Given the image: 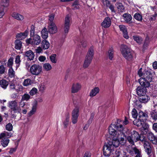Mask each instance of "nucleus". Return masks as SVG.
Masks as SVG:
<instances>
[{
  "mask_svg": "<svg viewBox=\"0 0 157 157\" xmlns=\"http://www.w3.org/2000/svg\"><path fill=\"white\" fill-rule=\"evenodd\" d=\"M25 105V103L20 101L19 103L17 100L10 101L8 103V106L11 110L10 117L11 118H15L17 115L16 113H21V108H23Z\"/></svg>",
  "mask_w": 157,
  "mask_h": 157,
  "instance_id": "nucleus-1",
  "label": "nucleus"
},
{
  "mask_svg": "<svg viewBox=\"0 0 157 157\" xmlns=\"http://www.w3.org/2000/svg\"><path fill=\"white\" fill-rule=\"evenodd\" d=\"M142 68H140L138 71V75L141 77L139 80L141 85L146 87L150 86V82L152 81L153 76L150 70L145 71L143 73Z\"/></svg>",
  "mask_w": 157,
  "mask_h": 157,
  "instance_id": "nucleus-2",
  "label": "nucleus"
},
{
  "mask_svg": "<svg viewBox=\"0 0 157 157\" xmlns=\"http://www.w3.org/2000/svg\"><path fill=\"white\" fill-rule=\"evenodd\" d=\"M116 129V126L114 124H111L108 128L109 134L113 136L112 139H116L117 140L120 142V144L124 145L126 142L125 135L121 132L117 133Z\"/></svg>",
  "mask_w": 157,
  "mask_h": 157,
  "instance_id": "nucleus-3",
  "label": "nucleus"
},
{
  "mask_svg": "<svg viewBox=\"0 0 157 157\" xmlns=\"http://www.w3.org/2000/svg\"><path fill=\"white\" fill-rule=\"evenodd\" d=\"M120 144V142L117 140L116 139H112L104 145L103 148L104 155L105 156L110 155L114 151V147H117Z\"/></svg>",
  "mask_w": 157,
  "mask_h": 157,
  "instance_id": "nucleus-4",
  "label": "nucleus"
},
{
  "mask_svg": "<svg viewBox=\"0 0 157 157\" xmlns=\"http://www.w3.org/2000/svg\"><path fill=\"white\" fill-rule=\"evenodd\" d=\"M13 133L10 132L4 131L0 134V140L1 143L4 147H7L9 143V139L13 136Z\"/></svg>",
  "mask_w": 157,
  "mask_h": 157,
  "instance_id": "nucleus-5",
  "label": "nucleus"
},
{
  "mask_svg": "<svg viewBox=\"0 0 157 157\" xmlns=\"http://www.w3.org/2000/svg\"><path fill=\"white\" fill-rule=\"evenodd\" d=\"M121 51L123 56L128 61L133 60L132 53L131 49L126 45L123 44L121 46Z\"/></svg>",
  "mask_w": 157,
  "mask_h": 157,
  "instance_id": "nucleus-6",
  "label": "nucleus"
},
{
  "mask_svg": "<svg viewBox=\"0 0 157 157\" xmlns=\"http://www.w3.org/2000/svg\"><path fill=\"white\" fill-rule=\"evenodd\" d=\"M128 141L132 144L134 145V142H136L139 140L141 141H144V138L141 139L140 136L138 132L136 131L131 132L130 135L127 137Z\"/></svg>",
  "mask_w": 157,
  "mask_h": 157,
  "instance_id": "nucleus-7",
  "label": "nucleus"
},
{
  "mask_svg": "<svg viewBox=\"0 0 157 157\" xmlns=\"http://www.w3.org/2000/svg\"><path fill=\"white\" fill-rule=\"evenodd\" d=\"M42 71L41 66L37 64L32 65L30 69V73L33 75H38Z\"/></svg>",
  "mask_w": 157,
  "mask_h": 157,
  "instance_id": "nucleus-8",
  "label": "nucleus"
},
{
  "mask_svg": "<svg viewBox=\"0 0 157 157\" xmlns=\"http://www.w3.org/2000/svg\"><path fill=\"white\" fill-rule=\"evenodd\" d=\"M41 41L40 36L37 35H35L32 38L27 39L26 41L28 44H30L32 45H38L40 44Z\"/></svg>",
  "mask_w": 157,
  "mask_h": 157,
  "instance_id": "nucleus-9",
  "label": "nucleus"
},
{
  "mask_svg": "<svg viewBox=\"0 0 157 157\" xmlns=\"http://www.w3.org/2000/svg\"><path fill=\"white\" fill-rule=\"evenodd\" d=\"M37 106L38 102L36 100H35L32 103L31 110L28 114L29 117L32 116L36 113Z\"/></svg>",
  "mask_w": 157,
  "mask_h": 157,
  "instance_id": "nucleus-10",
  "label": "nucleus"
},
{
  "mask_svg": "<svg viewBox=\"0 0 157 157\" xmlns=\"http://www.w3.org/2000/svg\"><path fill=\"white\" fill-rule=\"evenodd\" d=\"M82 86L79 83H75L72 84L71 88V92L72 93H76L78 92L81 89Z\"/></svg>",
  "mask_w": 157,
  "mask_h": 157,
  "instance_id": "nucleus-11",
  "label": "nucleus"
},
{
  "mask_svg": "<svg viewBox=\"0 0 157 157\" xmlns=\"http://www.w3.org/2000/svg\"><path fill=\"white\" fill-rule=\"evenodd\" d=\"M48 31L49 33L54 34L57 32V28L54 22H50L48 26Z\"/></svg>",
  "mask_w": 157,
  "mask_h": 157,
  "instance_id": "nucleus-12",
  "label": "nucleus"
},
{
  "mask_svg": "<svg viewBox=\"0 0 157 157\" xmlns=\"http://www.w3.org/2000/svg\"><path fill=\"white\" fill-rule=\"evenodd\" d=\"M144 146L145 152L149 156H151L152 152V148L151 147L150 144L147 141H144Z\"/></svg>",
  "mask_w": 157,
  "mask_h": 157,
  "instance_id": "nucleus-13",
  "label": "nucleus"
},
{
  "mask_svg": "<svg viewBox=\"0 0 157 157\" xmlns=\"http://www.w3.org/2000/svg\"><path fill=\"white\" fill-rule=\"evenodd\" d=\"M70 28V19L68 15H67L65 18V22L63 27L64 32L65 34H67Z\"/></svg>",
  "mask_w": 157,
  "mask_h": 157,
  "instance_id": "nucleus-14",
  "label": "nucleus"
},
{
  "mask_svg": "<svg viewBox=\"0 0 157 157\" xmlns=\"http://www.w3.org/2000/svg\"><path fill=\"white\" fill-rule=\"evenodd\" d=\"M133 124L138 127L141 126L144 129H146L148 127V125L144 122V121L140 120L139 119L134 121Z\"/></svg>",
  "mask_w": 157,
  "mask_h": 157,
  "instance_id": "nucleus-15",
  "label": "nucleus"
},
{
  "mask_svg": "<svg viewBox=\"0 0 157 157\" xmlns=\"http://www.w3.org/2000/svg\"><path fill=\"white\" fill-rule=\"evenodd\" d=\"M111 24V21L109 17H106L101 23V26L105 28H109Z\"/></svg>",
  "mask_w": 157,
  "mask_h": 157,
  "instance_id": "nucleus-16",
  "label": "nucleus"
},
{
  "mask_svg": "<svg viewBox=\"0 0 157 157\" xmlns=\"http://www.w3.org/2000/svg\"><path fill=\"white\" fill-rule=\"evenodd\" d=\"M94 56V50L93 48L90 47L89 49L85 59L92 61Z\"/></svg>",
  "mask_w": 157,
  "mask_h": 157,
  "instance_id": "nucleus-17",
  "label": "nucleus"
},
{
  "mask_svg": "<svg viewBox=\"0 0 157 157\" xmlns=\"http://www.w3.org/2000/svg\"><path fill=\"white\" fill-rule=\"evenodd\" d=\"M143 87L138 86L136 89L137 94L140 97L145 94L146 93L147 87L144 86Z\"/></svg>",
  "mask_w": 157,
  "mask_h": 157,
  "instance_id": "nucleus-18",
  "label": "nucleus"
},
{
  "mask_svg": "<svg viewBox=\"0 0 157 157\" xmlns=\"http://www.w3.org/2000/svg\"><path fill=\"white\" fill-rule=\"evenodd\" d=\"M148 138L153 144H157V137L154 135L152 133L150 132L148 133Z\"/></svg>",
  "mask_w": 157,
  "mask_h": 157,
  "instance_id": "nucleus-19",
  "label": "nucleus"
},
{
  "mask_svg": "<svg viewBox=\"0 0 157 157\" xmlns=\"http://www.w3.org/2000/svg\"><path fill=\"white\" fill-rule=\"evenodd\" d=\"M119 27L120 30L122 32L124 37L126 39H128L129 36L126 27L124 25H119Z\"/></svg>",
  "mask_w": 157,
  "mask_h": 157,
  "instance_id": "nucleus-20",
  "label": "nucleus"
},
{
  "mask_svg": "<svg viewBox=\"0 0 157 157\" xmlns=\"http://www.w3.org/2000/svg\"><path fill=\"white\" fill-rule=\"evenodd\" d=\"M10 0H1L0 8L4 11L5 8H7L9 5Z\"/></svg>",
  "mask_w": 157,
  "mask_h": 157,
  "instance_id": "nucleus-21",
  "label": "nucleus"
},
{
  "mask_svg": "<svg viewBox=\"0 0 157 157\" xmlns=\"http://www.w3.org/2000/svg\"><path fill=\"white\" fill-rule=\"evenodd\" d=\"M150 99V97L145 94L140 96L139 98L140 101L143 103L147 102Z\"/></svg>",
  "mask_w": 157,
  "mask_h": 157,
  "instance_id": "nucleus-22",
  "label": "nucleus"
},
{
  "mask_svg": "<svg viewBox=\"0 0 157 157\" xmlns=\"http://www.w3.org/2000/svg\"><path fill=\"white\" fill-rule=\"evenodd\" d=\"M28 31L26 30L24 32L18 33L16 36L17 38L20 40H22L28 36Z\"/></svg>",
  "mask_w": 157,
  "mask_h": 157,
  "instance_id": "nucleus-23",
  "label": "nucleus"
},
{
  "mask_svg": "<svg viewBox=\"0 0 157 157\" xmlns=\"http://www.w3.org/2000/svg\"><path fill=\"white\" fill-rule=\"evenodd\" d=\"M25 54L26 56L30 60H33L35 56L34 54L31 50H29L27 51Z\"/></svg>",
  "mask_w": 157,
  "mask_h": 157,
  "instance_id": "nucleus-24",
  "label": "nucleus"
},
{
  "mask_svg": "<svg viewBox=\"0 0 157 157\" xmlns=\"http://www.w3.org/2000/svg\"><path fill=\"white\" fill-rule=\"evenodd\" d=\"M99 91V89L98 87H95L93 89H92L90 91L89 95L92 98L93 97L98 94Z\"/></svg>",
  "mask_w": 157,
  "mask_h": 157,
  "instance_id": "nucleus-25",
  "label": "nucleus"
},
{
  "mask_svg": "<svg viewBox=\"0 0 157 157\" xmlns=\"http://www.w3.org/2000/svg\"><path fill=\"white\" fill-rule=\"evenodd\" d=\"M12 16L15 19L19 21H22L24 19V16L17 13H14L12 14Z\"/></svg>",
  "mask_w": 157,
  "mask_h": 157,
  "instance_id": "nucleus-26",
  "label": "nucleus"
},
{
  "mask_svg": "<svg viewBox=\"0 0 157 157\" xmlns=\"http://www.w3.org/2000/svg\"><path fill=\"white\" fill-rule=\"evenodd\" d=\"M139 119L140 120H146L148 117L147 113H144L142 111H140L139 113Z\"/></svg>",
  "mask_w": 157,
  "mask_h": 157,
  "instance_id": "nucleus-27",
  "label": "nucleus"
},
{
  "mask_svg": "<svg viewBox=\"0 0 157 157\" xmlns=\"http://www.w3.org/2000/svg\"><path fill=\"white\" fill-rule=\"evenodd\" d=\"M122 17L124 21L126 22H130L132 19L131 15L128 13H125L122 15Z\"/></svg>",
  "mask_w": 157,
  "mask_h": 157,
  "instance_id": "nucleus-28",
  "label": "nucleus"
},
{
  "mask_svg": "<svg viewBox=\"0 0 157 157\" xmlns=\"http://www.w3.org/2000/svg\"><path fill=\"white\" fill-rule=\"evenodd\" d=\"M41 47L44 50L48 49L50 46V43L46 40H44L41 42Z\"/></svg>",
  "mask_w": 157,
  "mask_h": 157,
  "instance_id": "nucleus-29",
  "label": "nucleus"
},
{
  "mask_svg": "<svg viewBox=\"0 0 157 157\" xmlns=\"http://www.w3.org/2000/svg\"><path fill=\"white\" fill-rule=\"evenodd\" d=\"M107 55L109 60H112L114 56V51L112 48L109 49Z\"/></svg>",
  "mask_w": 157,
  "mask_h": 157,
  "instance_id": "nucleus-30",
  "label": "nucleus"
},
{
  "mask_svg": "<svg viewBox=\"0 0 157 157\" xmlns=\"http://www.w3.org/2000/svg\"><path fill=\"white\" fill-rule=\"evenodd\" d=\"M43 68L44 71H48L51 70L52 67L50 63H46L43 64Z\"/></svg>",
  "mask_w": 157,
  "mask_h": 157,
  "instance_id": "nucleus-31",
  "label": "nucleus"
},
{
  "mask_svg": "<svg viewBox=\"0 0 157 157\" xmlns=\"http://www.w3.org/2000/svg\"><path fill=\"white\" fill-rule=\"evenodd\" d=\"M151 118L154 121L157 120V111L154 110L150 113Z\"/></svg>",
  "mask_w": 157,
  "mask_h": 157,
  "instance_id": "nucleus-32",
  "label": "nucleus"
},
{
  "mask_svg": "<svg viewBox=\"0 0 157 157\" xmlns=\"http://www.w3.org/2000/svg\"><path fill=\"white\" fill-rule=\"evenodd\" d=\"M41 36L44 39H46L48 36V33L47 29L44 28L41 31Z\"/></svg>",
  "mask_w": 157,
  "mask_h": 157,
  "instance_id": "nucleus-33",
  "label": "nucleus"
},
{
  "mask_svg": "<svg viewBox=\"0 0 157 157\" xmlns=\"http://www.w3.org/2000/svg\"><path fill=\"white\" fill-rule=\"evenodd\" d=\"M8 85V82L5 79L0 81V86L2 88L6 89Z\"/></svg>",
  "mask_w": 157,
  "mask_h": 157,
  "instance_id": "nucleus-34",
  "label": "nucleus"
},
{
  "mask_svg": "<svg viewBox=\"0 0 157 157\" xmlns=\"http://www.w3.org/2000/svg\"><path fill=\"white\" fill-rule=\"evenodd\" d=\"M116 127L117 133H120V132H121L123 134H124V128L122 125L120 124L119 125L116 126Z\"/></svg>",
  "mask_w": 157,
  "mask_h": 157,
  "instance_id": "nucleus-35",
  "label": "nucleus"
},
{
  "mask_svg": "<svg viewBox=\"0 0 157 157\" xmlns=\"http://www.w3.org/2000/svg\"><path fill=\"white\" fill-rule=\"evenodd\" d=\"M15 62L16 65V68H17L19 67L21 62L20 56L18 55L16 56Z\"/></svg>",
  "mask_w": 157,
  "mask_h": 157,
  "instance_id": "nucleus-36",
  "label": "nucleus"
},
{
  "mask_svg": "<svg viewBox=\"0 0 157 157\" xmlns=\"http://www.w3.org/2000/svg\"><path fill=\"white\" fill-rule=\"evenodd\" d=\"M133 150L136 155L135 157H142L141 151L139 150L136 147L133 148Z\"/></svg>",
  "mask_w": 157,
  "mask_h": 157,
  "instance_id": "nucleus-37",
  "label": "nucleus"
},
{
  "mask_svg": "<svg viewBox=\"0 0 157 157\" xmlns=\"http://www.w3.org/2000/svg\"><path fill=\"white\" fill-rule=\"evenodd\" d=\"M15 48L16 49H20L22 46V42L19 40H16L15 41Z\"/></svg>",
  "mask_w": 157,
  "mask_h": 157,
  "instance_id": "nucleus-38",
  "label": "nucleus"
},
{
  "mask_svg": "<svg viewBox=\"0 0 157 157\" xmlns=\"http://www.w3.org/2000/svg\"><path fill=\"white\" fill-rule=\"evenodd\" d=\"M79 109L78 108L76 107L72 111V116L78 117L79 115Z\"/></svg>",
  "mask_w": 157,
  "mask_h": 157,
  "instance_id": "nucleus-39",
  "label": "nucleus"
},
{
  "mask_svg": "<svg viewBox=\"0 0 157 157\" xmlns=\"http://www.w3.org/2000/svg\"><path fill=\"white\" fill-rule=\"evenodd\" d=\"M92 62V61L85 59L83 64V67L86 68H87L90 65Z\"/></svg>",
  "mask_w": 157,
  "mask_h": 157,
  "instance_id": "nucleus-40",
  "label": "nucleus"
},
{
  "mask_svg": "<svg viewBox=\"0 0 157 157\" xmlns=\"http://www.w3.org/2000/svg\"><path fill=\"white\" fill-rule=\"evenodd\" d=\"M132 38L138 44H140L142 41V39L141 37L137 36H133Z\"/></svg>",
  "mask_w": 157,
  "mask_h": 157,
  "instance_id": "nucleus-41",
  "label": "nucleus"
},
{
  "mask_svg": "<svg viewBox=\"0 0 157 157\" xmlns=\"http://www.w3.org/2000/svg\"><path fill=\"white\" fill-rule=\"evenodd\" d=\"M8 74L10 78H13L15 75V72L12 68H9L8 71Z\"/></svg>",
  "mask_w": 157,
  "mask_h": 157,
  "instance_id": "nucleus-42",
  "label": "nucleus"
},
{
  "mask_svg": "<svg viewBox=\"0 0 157 157\" xmlns=\"http://www.w3.org/2000/svg\"><path fill=\"white\" fill-rule=\"evenodd\" d=\"M134 18L137 20L141 21L142 20V17L139 13H136L134 15Z\"/></svg>",
  "mask_w": 157,
  "mask_h": 157,
  "instance_id": "nucleus-43",
  "label": "nucleus"
},
{
  "mask_svg": "<svg viewBox=\"0 0 157 157\" xmlns=\"http://www.w3.org/2000/svg\"><path fill=\"white\" fill-rule=\"evenodd\" d=\"M33 83V81H32L31 79H27L24 80L23 84L24 86H27L31 85Z\"/></svg>",
  "mask_w": 157,
  "mask_h": 157,
  "instance_id": "nucleus-44",
  "label": "nucleus"
},
{
  "mask_svg": "<svg viewBox=\"0 0 157 157\" xmlns=\"http://www.w3.org/2000/svg\"><path fill=\"white\" fill-rule=\"evenodd\" d=\"M69 114L67 115V116L66 117L65 120L63 123L64 128H66V127H67L69 121Z\"/></svg>",
  "mask_w": 157,
  "mask_h": 157,
  "instance_id": "nucleus-45",
  "label": "nucleus"
},
{
  "mask_svg": "<svg viewBox=\"0 0 157 157\" xmlns=\"http://www.w3.org/2000/svg\"><path fill=\"white\" fill-rule=\"evenodd\" d=\"M30 97L29 94H25L22 96V97L20 101H23L24 100L27 101L29 100L30 98Z\"/></svg>",
  "mask_w": 157,
  "mask_h": 157,
  "instance_id": "nucleus-46",
  "label": "nucleus"
},
{
  "mask_svg": "<svg viewBox=\"0 0 157 157\" xmlns=\"http://www.w3.org/2000/svg\"><path fill=\"white\" fill-rule=\"evenodd\" d=\"M6 128L8 131H11L13 130V126L11 124L9 123L6 125Z\"/></svg>",
  "mask_w": 157,
  "mask_h": 157,
  "instance_id": "nucleus-47",
  "label": "nucleus"
},
{
  "mask_svg": "<svg viewBox=\"0 0 157 157\" xmlns=\"http://www.w3.org/2000/svg\"><path fill=\"white\" fill-rule=\"evenodd\" d=\"M13 64V59L12 58H10L8 61L7 66L10 68H12V65Z\"/></svg>",
  "mask_w": 157,
  "mask_h": 157,
  "instance_id": "nucleus-48",
  "label": "nucleus"
},
{
  "mask_svg": "<svg viewBox=\"0 0 157 157\" xmlns=\"http://www.w3.org/2000/svg\"><path fill=\"white\" fill-rule=\"evenodd\" d=\"M56 55L53 54L51 55L50 57V58L51 61L54 63H56L57 60L56 58Z\"/></svg>",
  "mask_w": 157,
  "mask_h": 157,
  "instance_id": "nucleus-49",
  "label": "nucleus"
},
{
  "mask_svg": "<svg viewBox=\"0 0 157 157\" xmlns=\"http://www.w3.org/2000/svg\"><path fill=\"white\" fill-rule=\"evenodd\" d=\"M72 6L74 9H77L79 8L78 2L77 1H75L73 3Z\"/></svg>",
  "mask_w": 157,
  "mask_h": 157,
  "instance_id": "nucleus-50",
  "label": "nucleus"
},
{
  "mask_svg": "<svg viewBox=\"0 0 157 157\" xmlns=\"http://www.w3.org/2000/svg\"><path fill=\"white\" fill-rule=\"evenodd\" d=\"M101 2L104 6L106 7L109 6L110 4L108 0H101Z\"/></svg>",
  "mask_w": 157,
  "mask_h": 157,
  "instance_id": "nucleus-51",
  "label": "nucleus"
},
{
  "mask_svg": "<svg viewBox=\"0 0 157 157\" xmlns=\"http://www.w3.org/2000/svg\"><path fill=\"white\" fill-rule=\"evenodd\" d=\"M37 92V89L34 87L29 92V94L33 96L36 94Z\"/></svg>",
  "mask_w": 157,
  "mask_h": 157,
  "instance_id": "nucleus-52",
  "label": "nucleus"
},
{
  "mask_svg": "<svg viewBox=\"0 0 157 157\" xmlns=\"http://www.w3.org/2000/svg\"><path fill=\"white\" fill-rule=\"evenodd\" d=\"M23 90V87L21 85H17L15 90L18 93L20 92H21Z\"/></svg>",
  "mask_w": 157,
  "mask_h": 157,
  "instance_id": "nucleus-53",
  "label": "nucleus"
},
{
  "mask_svg": "<svg viewBox=\"0 0 157 157\" xmlns=\"http://www.w3.org/2000/svg\"><path fill=\"white\" fill-rule=\"evenodd\" d=\"M132 114L133 117L134 118H136L137 116V113L136 110L135 109H133L132 112Z\"/></svg>",
  "mask_w": 157,
  "mask_h": 157,
  "instance_id": "nucleus-54",
  "label": "nucleus"
},
{
  "mask_svg": "<svg viewBox=\"0 0 157 157\" xmlns=\"http://www.w3.org/2000/svg\"><path fill=\"white\" fill-rule=\"evenodd\" d=\"M81 44L83 48H86L87 46V41L85 39H82L81 41Z\"/></svg>",
  "mask_w": 157,
  "mask_h": 157,
  "instance_id": "nucleus-55",
  "label": "nucleus"
},
{
  "mask_svg": "<svg viewBox=\"0 0 157 157\" xmlns=\"http://www.w3.org/2000/svg\"><path fill=\"white\" fill-rule=\"evenodd\" d=\"M35 30L34 26L32 25L31 26V29L30 30V36L31 38H32V36H34Z\"/></svg>",
  "mask_w": 157,
  "mask_h": 157,
  "instance_id": "nucleus-56",
  "label": "nucleus"
},
{
  "mask_svg": "<svg viewBox=\"0 0 157 157\" xmlns=\"http://www.w3.org/2000/svg\"><path fill=\"white\" fill-rule=\"evenodd\" d=\"M46 87L44 84H41L39 90L41 92H43L45 89Z\"/></svg>",
  "mask_w": 157,
  "mask_h": 157,
  "instance_id": "nucleus-57",
  "label": "nucleus"
},
{
  "mask_svg": "<svg viewBox=\"0 0 157 157\" xmlns=\"http://www.w3.org/2000/svg\"><path fill=\"white\" fill-rule=\"evenodd\" d=\"M107 7H108L109 8L112 13H115L116 12L114 10V7L113 5L110 4L109 6H108Z\"/></svg>",
  "mask_w": 157,
  "mask_h": 157,
  "instance_id": "nucleus-58",
  "label": "nucleus"
},
{
  "mask_svg": "<svg viewBox=\"0 0 157 157\" xmlns=\"http://www.w3.org/2000/svg\"><path fill=\"white\" fill-rule=\"evenodd\" d=\"M78 117L72 116V122L73 124H76L78 121Z\"/></svg>",
  "mask_w": 157,
  "mask_h": 157,
  "instance_id": "nucleus-59",
  "label": "nucleus"
},
{
  "mask_svg": "<svg viewBox=\"0 0 157 157\" xmlns=\"http://www.w3.org/2000/svg\"><path fill=\"white\" fill-rule=\"evenodd\" d=\"M5 71V68L3 65L0 66V74H4Z\"/></svg>",
  "mask_w": 157,
  "mask_h": 157,
  "instance_id": "nucleus-60",
  "label": "nucleus"
},
{
  "mask_svg": "<svg viewBox=\"0 0 157 157\" xmlns=\"http://www.w3.org/2000/svg\"><path fill=\"white\" fill-rule=\"evenodd\" d=\"M118 9H120L121 12H123L124 10L123 6L121 3H119L118 4V6L117 7Z\"/></svg>",
  "mask_w": 157,
  "mask_h": 157,
  "instance_id": "nucleus-61",
  "label": "nucleus"
},
{
  "mask_svg": "<svg viewBox=\"0 0 157 157\" xmlns=\"http://www.w3.org/2000/svg\"><path fill=\"white\" fill-rule=\"evenodd\" d=\"M46 59V58L44 56H40L38 58L39 60L41 62H44Z\"/></svg>",
  "mask_w": 157,
  "mask_h": 157,
  "instance_id": "nucleus-62",
  "label": "nucleus"
},
{
  "mask_svg": "<svg viewBox=\"0 0 157 157\" xmlns=\"http://www.w3.org/2000/svg\"><path fill=\"white\" fill-rule=\"evenodd\" d=\"M42 48L41 47H37V48L35 49L36 52L37 53H42L43 52V50Z\"/></svg>",
  "mask_w": 157,
  "mask_h": 157,
  "instance_id": "nucleus-63",
  "label": "nucleus"
},
{
  "mask_svg": "<svg viewBox=\"0 0 157 157\" xmlns=\"http://www.w3.org/2000/svg\"><path fill=\"white\" fill-rule=\"evenodd\" d=\"M94 113H92L90 115V119L88 121V123L89 124L91 123L92 120L93 119L94 117Z\"/></svg>",
  "mask_w": 157,
  "mask_h": 157,
  "instance_id": "nucleus-64",
  "label": "nucleus"
}]
</instances>
